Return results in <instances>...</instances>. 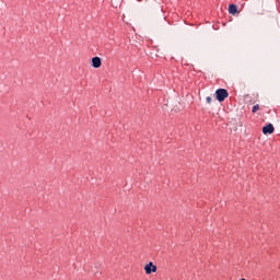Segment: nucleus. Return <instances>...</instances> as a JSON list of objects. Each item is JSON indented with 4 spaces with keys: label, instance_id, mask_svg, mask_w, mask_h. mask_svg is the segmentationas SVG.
<instances>
[{
    "label": "nucleus",
    "instance_id": "nucleus-1",
    "mask_svg": "<svg viewBox=\"0 0 280 280\" xmlns=\"http://www.w3.org/2000/svg\"><path fill=\"white\" fill-rule=\"evenodd\" d=\"M218 102H224L229 97V91L226 89H218L215 91Z\"/></svg>",
    "mask_w": 280,
    "mask_h": 280
},
{
    "label": "nucleus",
    "instance_id": "nucleus-2",
    "mask_svg": "<svg viewBox=\"0 0 280 280\" xmlns=\"http://www.w3.org/2000/svg\"><path fill=\"white\" fill-rule=\"evenodd\" d=\"M144 271L147 275H152V272H156V266L153 262H149L144 266Z\"/></svg>",
    "mask_w": 280,
    "mask_h": 280
},
{
    "label": "nucleus",
    "instance_id": "nucleus-3",
    "mask_svg": "<svg viewBox=\"0 0 280 280\" xmlns=\"http://www.w3.org/2000/svg\"><path fill=\"white\" fill-rule=\"evenodd\" d=\"M92 67L100 69L102 67V59L100 57L92 58Z\"/></svg>",
    "mask_w": 280,
    "mask_h": 280
},
{
    "label": "nucleus",
    "instance_id": "nucleus-4",
    "mask_svg": "<svg viewBox=\"0 0 280 280\" xmlns=\"http://www.w3.org/2000/svg\"><path fill=\"white\" fill-rule=\"evenodd\" d=\"M264 135H272L275 132V126L272 124H269L262 128Z\"/></svg>",
    "mask_w": 280,
    "mask_h": 280
},
{
    "label": "nucleus",
    "instance_id": "nucleus-5",
    "mask_svg": "<svg viewBox=\"0 0 280 280\" xmlns=\"http://www.w3.org/2000/svg\"><path fill=\"white\" fill-rule=\"evenodd\" d=\"M229 13H230V14H233V15L237 14V5H235V4H230V5H229Z\"/></svg>",
    "mask_w": 280,
    "mask_h": 280
},
{
    "label": "nucleus",
    "instance_id": "nucleus-6",
    "mask_svg": "<svg viewBox=\"0 0 280 280\" xmlns=\"http://www.w3.org/2000/svg\"><path fill=\"white\" fill-rule=\"evenodd\" d=\"M257 110H259V104L253 106L252 113H257Z\"/></svg>",
    "mask_w": 280,
    "mask_h": 280
},
{
    "label": "nucleus",
    "instance_id": "nucleus-7",
    "mask_svg": "<svg viewBox=\"0 0 280 280\" xmlns=\"http://www.w3.org/2000/svg\"><path fill=\"white\" fill-rule=\"evenodd\" d=\"M207 104H211L213 102V98L211 96L206 97Z\"/></svg>",
    "mask_w": 280,
    "mask_h": 280
}]
</instances>
